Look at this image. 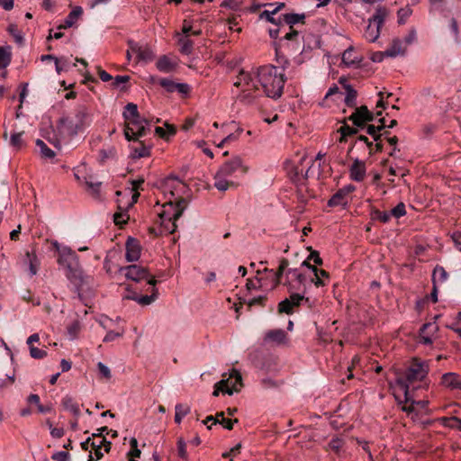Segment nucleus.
Segmentation results:
<instances>
[{"instance_id": "obj_1", "label": "nucleus", "mask_w": 461, "mask_h": 461, "mask_svg": "<svg viewBox=\"0 0 461 461\" xmlns=\"http://www.w3.org/2000/svg\"><path fill=\"white\" fill-rule=\"evenodd\" d=\"M288 40V32L283 38L274 43L276 61L280 67L272 65L253 68L251 71L240 69L234 86L240 89L239 99L246 104L252 103L256 98L267 95L270 98H279L282 95L285 83V52L283 50V41Z\"/></svg>"}, {"instance_id": "obj_2", "label": "nucleus", "mask_w": 461, "mask_h": 461, "mask_svg": "<svg viewBox=\"0 0 461 461\" xmlns=\"http://www.w3.org/2000/svg\"><path fill=\"white\" fill-rule=\"evenodd\" d=\"M160 188L168 200L161 206V210L157 211V214L163 231L171 234L176 230V221L186 207V200L184 198V194L188 188L176 176L165 178Z\"/></svg>"}, {"instance_id": "obj_3", "label": "nucleus", "mask_w": 461, "mask_h": 461, "mask_svg": "<svg viewBox=\"0 0 461 461\" xmlns=\"http://www.w3.org/2000/svg\"><path fill=\"white\" fill-rule=\"evenodd\" d=\"M249 167L243 163L241 158L236 156L223 163L214 175V187L220 192L235 189L239 185V175H245Z\"/></svg>"}, {"instance_id": "obj_4", "label": "nucleus", "mask_w": 461, "mask_h": 461, "mask_svg": "<svg viewBox=\"0 0 461 461\" xmlns=\"http://www.w3.org/2000/svg\"><path fill=\"white\" fill-rule=\"evenodd\" d=\"M429 372V365L427 361L419 358H412L410 366L401 373L397 374L396 384L401 387L404 393V402L410 401L409 388L416 382L426 383L428 374Z\"/></svg>"}, {"instance_id": "obj_5", "label": "nucleus", "mask_w": 461, "mask_h": 461, "mask_svg": "<svg viewBox=\"0 0 461 461\" xmlns=\"http://www.w3.org/2000/svg\"><path fill=\"white\" fill-rule=\"evenodd\" d=\"M91 122V114L85 107H80L59 121V134L64 141H68L77 134L84 132Z\"/></svg>"}, {"instance_id": "obj_6", "label": "nucleus", "mask_w": 461, "mask_h": 461, "mask_svg": "<svg viewBox=\"0 0 461 461\" xmlns=\"http://www.w3.org/2000/svg\"><path fill=\"white\" fill-rule=\"evenodd\" d=\"M302 266L306 267L307 272L309 273L308 275L306 273H299L297 272L296 268H290V273L293 271L294 275L295 276L294 282L298 283L299 285L298 286H296L295 285L290 283V289L294 288L304 293L305 283L308 280L313 282L316 286H322L325 285L322 278H329L330 275L327 271L323 269H318L316 267L311 266L306 260L303 261Z\"/></svg>"}, {"instance_id": "obj_7", "label": "nucleus", "mask_w": 461, "mask_h": 461, "mask_svg": "<svg viewBox=\"0 0 461 461\" xmlns=\"http://www.w3.org/2000/svg\"><path fill=\"white\" fill-rule=\"evenodd\" d=\"M284 6V3L276 6L270 4L268 5V8L260 14V19H264L273 24V27L268 29L269 35L273 39L277 38L279 32L288 25V14H278L279 9Z\"/></svg>"}, {"instance_id": "obj_8", "label": "nucleus", "mask_w": 461, "mask_h": 461, "mask_svg": "<svg viewBox=\"0 0 461 461\" xmlns=\"http://www.w3.org/2000/svg\"><path fill=\"white\" fill-rule=\"evenodd\" d=\"M242 387V377L240 372L233 369L229 376L226 377V374L223 375V378L215 384L213 396H218L220 392L227 393L229 395L239 392Z\"/></svg>"}, {"instance_id": "obj_9", "label": "nucleus", "mask_w": 461, "mask_h": 461, "mask_svg": "<svg viewBox=\"0 0 461 461\" xmlns=\"http://www.w3.org/2000/svg\"><path fill=\"white\" fill-rule=\"evenodd\" d=\"M387 15V8L384 6H379L376 8L375 13L369 19V23L364 32V37L366 41L369 42H375L378 39L380 35V29L383 26Z\"/></svg>"}, {"instance_id": "obj_10", "label": "nucleus", "mask_w": 461, "mask_h": 461, "mask_svg": "<svg viewBox=\"0 0 461 461\" xmlns=\"http://www.w3.org/2000/svg\"><path fill=\"white\" fill-rule=\"evenodd\" d=\"M286 267L285 260L281 261L277 272H269L271 283H267L264 277L257 276L255 279H249L246 284L248 291L262 289L265 291L274 289L279 284V278Z\"/></svg>"}, {"instance_id": "obj_11", "label": "nucleus", "mask_w": 461, "mask_h": 461, "mask_svg": "<svg viewBox=\"0 0 461 461\" xmlns=\"http://www.w3.org/2000/svg\"><path fill=\"white\" fill-rule=\"evenodd\" d=\"M59 265L67 270V276L75 275L79 269V260L77 253L69 247L63 246L58 258Z\"/></svg>"}, {"instance_id": "obj_12", "label": "nucleus", "mask_w": 461, "mask_h": 461, "mask_svg": "<svg viewBox=\"0 0 461 461\" xmlns=\"http://www.w3.org/2000/svg\"><path fill=\"white\" fill-rule=\"evenodd\" d=\"M120 271L122 272L127 279L134 282H141L146 280L149 285L155 286L157 280L154 276H150L148 269L139 265H131L128 267H121Z\"/></svg>"}, {"instance_id": "obj_13", "label": "nucleus", "mask_w": 461, "mask_h": 461, "mask_svg": "<svg viewBox=\"0 0 461 461\" xmlns=\"http://www.w3.org/2000/svg\"><path fill=\"white\" fill-rule=\"evenodd\" d=\"M124 135L128 140H137L145 135L148 122L140 116L125 122Z\"/></svg>"}, {"instance_id": "obj_14", "label": "nucleus", "mask_w": 461, "mask_h": 461, "mask_svg": "<svg viewBox=\"0 0 461 461\" xmlns=\"http://www.w3.org/2000/svg\"><path fill=\"white\" fill-rule=\"evenodd\" d=\"M294 176L290 177V180L296 186V196L300 203H304L308 197V188L306 186L307 177L303 176V168L299 169L298 167H295L293 169Z\"/></svg>"}, {"instance_id": "obj_15", "label": "nucleus", "mask_w": 461, "mask_h": 461, "mask_svg": "<svg viewBox=\"0 0 461 461\" xmlns=\"http://www.w3.org/2000/svg\"><path fill=\"white\" fill-rule=\"evenodd\" d=\"M287 340V333L283 329H273L265 332L263 345L268 347L285 346Z\"/></svg>"}, {"instance_id": "obj_16", "label": "nucleus", "mask_w": 461, "mask_h": 461, "mask_svg": "<svg viewBox=\"0 0 461 461\" xmlns=\"http://www.w3.org/2000/svg\"><path fill=\"white\" fill-rule=\"evenodd\" d=\"M355 186L352 185H348L340 189H339L328 201V206L335 207V206H343L346 207L348 204L347 196L355 191Z\"/></svg>"}, {"instance_id": "obj_17", "label": "nucleus", "mask_w": 461, "mask_h": 461, "mask_svg": "<svg viewBox=\"0 0 461 461\" xmlns=\"http://www.w3.org/2000/svg\"><path fill=\"white\" fill-rule=\"evenodd\" d=\"M125 258L128 262L137 261L140 257L141 247L140 242L134 238H128L125 244Z\"/></svg>"}, {"instance_id": "obj_18", "label": "nucleus", "mask_w": 461, "mask_h": 461, "mask_svg": "<svg viewBox=\"0 0 461 461\" xmlns=\"http://www.w3.org/2000/svg\"><path fill=\"white\" fill-rule=\"evenodd\" d=\"M131 51L136 55L138 60L148 62L154 58L153 51L147 45H140L134 41H129Z\"/></svg>"}, {"instance_id": "obj_19", "label": "nucleus", "mask_w": 461, "mask_h": 461, "mask_svg": "<svg viewBox=\"0 0 461 461\" xmlns=\"http://www.w3.org/2000/svg\"><path fill=\"white\" fill-rule=\"evenodd\" d=\"M350 178L357 182L364 180L366 176V165L365 162L356 158L349 169Z\"/></svg>"}, {"instance_id": "obj_20", "label": "nucleus", "mask_w": 461, "mask_h": 461, "mask_svg": "<svg viewBox=\"0 0 461 461\" xmlns=\"http://www.w3.org/2000/svg\"><path fill=\"white\" fill-rule=\"evenodd\" d=\"M441 383L447 388L461 390V375L456 373H446L442 375Z\"/></svg>"}, {"instance_id": "obj_21", "label": "nucleus", "mask_w": 461, "mask_h": 461, "mask_svg": "<svg viewBox=\"0 0 461 461\" xmlns=\"http://www.w3.org/2000/svg\"><path fill=\"white\" fill-rule=\"evenodd\" d=\"M156 67L160 72L169 73L176 68V62L174 59L167 56H162L158 59Z\"/></svg>"}, {"instance_id": "obj_22", "label": "nucleus", "mask_w": 461, "mask_h": 461, "mask_svg": "<svg viewBox=\"0 0 461 461\" xmlns=\"http://www.w3.org/2000/svg\"><path fill=\"white\" fill-rule=\"evenodd\" d=\"M406 49L402 46L400 39H393L391 46L384 51L386 57L395 58L399 55H404Z\"/></svg>"}, {"instance_id": "obj_23", "label": "nucleus", "mask_w": 461, "mask_h": 461, "mask_svg": "<svg viewBox=\"0 0 461 461\" xmlns=\"http://www.w3.org/2000/svg\"><path fill=\"white\" fill-rule=\"evenodd\" d=\"M61 403L66 411L71 412L74 416L78 417L80 415L79 404L75 399L69 395L63 397Z\"/></svg>"}, {"instance_id": "obj_24", "label": "nucleus", "mask_w": 461, "mask_h": 461, "mask_svg": "<svg viewBox=\"0 0 461 461\" xmlns=\"http://www.w3.org/2000/svg\"><path fill=\"white\" fill-rule=\"evenodd\" d=\"M83 9L80 6H76L67 16L64 24L60 25L59 29H66L72 27L77 19L82 15Z\"/></svg>"}, {"instance_id": "obj_25", "label": "nucleus", "mask_w": 461, "mask_h": 461, "mask_svg": "<svg viewBox=\"0 0 461 461\" xmlns=\"http://www.w3.org/2000/svg\"><path fill=\"white\" fill-rule=\"evenodd\" d=\"M305 17L306 16L304 14H295L290 12V41H293L298 35V31L294 29V25L298 23L303 24Z\"/></svg>"}, {"instance_id": "obj_26", "label": "nucleus", "mask_w": 461, "mask_h": 461, "mask_svg": "<svg viewBox=\"0 0 461 461\" xmlns=\"http://www.w3.org/2000/svg\"><path fill=\"white\" fill-rule=\"evenodd\" d=\"M302 303H306L309 309L312 308L309 298L304 297L299 293L290 294V315L293 314L294 308L301 305Z\"/></svg>"}, {"instance_id": "obj_27", "label": "nucleus", "mask_w": 461, "mask_h": 461, "mask_svg": "<svg viewBox=\"0 0 461 461\" xmlns=\"http://www.w3.org/2000/svg\"><path fill=\"white\" fill-rule=\"evenodd\" d=\"M84 183L86 186L87 191L95 197L100 196L101 185L100 181H95L92 176L84 177Z\"/></svg>"}, {"instance_id": "obj_28", "label": "nucleus", "mask_w": 461, "mask_h": 461, "mask_svg": "<svg viewBox=\"0 0 461 461\" xmlns=\"http://www.w3.org/2000/svg\"><path fill=\"white\" fill-rule=\"evenodd\" d=\"M447 278H448V274L446 271V269L442 266L437 265L434 267L433 272H432V276H431L432 284L433 285L442 284V283L446 282L447 280Z\"/></svg>"}, {"instance_id": "obj_29", "label": "nucleus", "mask_w": 461, "mask_h": 461, "mask_svg": "<svg viewBox=\"0 0 461 461\" xmlns=\"http://www.w3.org/2000/svg\"><path fill=\"white\" fill-rule=\"evenodd\" d=\"M26 264L28 265V270L31 276H35L38 273L40 262L35 254L27 252L26 253Z\"/></svg>"}, {"instance_id": "obj_30", "label": "nucleus", "mask_w": 461, "mask_h": 461, "mask_svg": "<svg viewBox=\"0 0 461 461\" xmlns=\"http://www.w3.org/2000/svg\"><path fill=\"white\" fill-rule=\"evenodd\" d=\"M191 411V407L187 404L177 403L175 407V422L179 424L182 419Z\"/></svg>"}, {"instance_id": "obj_31", "label": "nucleus", "mask_w": 461, "mask_h": 461, "mask_svg": "<svg viewBox=\"0 0 461 461\" xmlns=\"http://www.w3.org/2000/svg\"><path fill=\"white\" fill-rule=\"evenodd\" d=\"M358 129L357 127H351L349 125H348L347 123H344L339 129V132L340 133V139H339V142H345L347 140L346 138L348 137V136H353L355 134H357L358 132Z\"/></svg>"}, {"instance_id": "obj_32", "label": "nucleus", "mask_w": 461, "mask_h": 461, "mask_svg": "<svg viewBox=\"0 0 461 461\" xmlns=\"http://www.w3.org/2000/svg\"><path fill=\"white\" fill-rule=\"evenodd\" d=\"M346 88V97H345V104L348 107H355L356 106V100L357 96V91L352 87L350 85L345 86Z\"/></svg>"}, {"instance_id": "obj_33", "label": "nucleus", "mask_w": 461, "mask_h": 461, "mask_svg": "<svg viewBox=\"0 0 461 461\" xmlns=\"http://www.w3.org/2000/svg\"><path fill=\"white\" fill-rule=\"evenodd\" d=\"M23 132H13L10 137V146L15 149L20 150L24 145L25 142L23 139Z\"/></svg>"}, {"instance_id": "obj_34", "label": "nucleus", "mask_w": 461, "mask_h": 461, "mask_svg": "<svg viewBox=\"0 0 461 461\" xmlns=\"http://www.w3.org/2000/svg\"><path fill=\"white\" fill-rule=\"evenodd\" d=\"M123 117L125 119V122L140 117L137 105L132 103L128 104L124 108Z\"/></svg>"}, {"instance_id": "obj_35", "label": "nucleus", "mask_w": 461, "mask_h": 461, "mask_svg": "<svg viewBox=\"0 0 461 461\" xmlns=\"http://www.w3.org/2000/svg\"><path fill=\"white\" fill-rule=\"evenodd\" d=\"M437 326L432 323H425L420 328V341L425 345L432 344V339L429 336L424 335L427 330H431L432 332L437 330Z\"/></svg>"}, {"instance_id": "obj_36", "label": "nucleus", "mask_w": 461, "mask_h": 461, "mask_svg": "<svg viewBox=\"0 0 461 461\" xmlns=\"http://www.w3.org/2000/svg\"><path fill=\"white\" fill-rule=\"evenodd\" d=\"M442 424L447 428L461 431V419L456 416L443 418Z\"/></svg>"}, {"instance_id": "obj_37", "label": "nucleus", "mask_w": 461, "mask_h": 461, "mask_svg": "<svg viewBox=\"0 0 461 461\" xmlns=\"http://www.w3.org/2000/svg\"><path fill=\"white\" fill-rule=\"evenodd\" d=\"M342 62L348 67L359 62L357 58L354 56V50L352 48H348L343 52Z\"/></svg>"}, {"instance_id": "obj_38", "label": "nucleus", "mask_w": 461, "mask_h": 461, "mask_svg": "<svg viewBox=\"0 0 461 461\" xmlns=\"http://www.w3.org/2000/svg\"><path fill=\"white\" fill-rule=\"evenodd\" d=\"M149 156V149L141 143L138 146L131 147V157L134 158H140Z\"/></svg>"}, {"instance_id": "obj_39", "label": "nucleus", "mask_w": 461, "mask_h": 461, "mask_svg": "<svg viewBox=\"0 0 461 461\" xmlns=\"http://www.w3.org/2000/svg\"><path fill=\"white\" fill-rule=\"evenodd\" d=\"M215 418L216 419L214 420V424L220 423L227 429H231L233 427V423L238 422L237 419H235V420L226 419L224 417L223 412L217 413Z\"/></svg>"}, {"instance_id": "obj_40", "label": "nucleus", "mask_w": 461, "mask_h": 461, "mask_svg": "<svg viewBox=\"0 0 461 461\" xmlns=\"http://www.w3.org/2000/svg\"><path fill=\"white\" fill-rule=\"evenodd\" d=\"M180 50L184 54H190L193 50V42L186 36H180L178 39Z\"/></svg>"}, {"instance_id": "obj_41", "label": "nucleus", "mask_w": 461, "mask_h": 461, "mask_svg": "<svg viewBox=\"0 0 461 461\" xmlns=\"http://www.w3.org/2000/svg\"><path fill=\"white\" fill-rule=\"evenodd\" d=\"M156 288H153V293L150 295H143V296H133L132 300L136 301L139 304L141 305H149L153 303L157 299Z\"/></svg>"}, {"instance_id": "obj_42", "label": "nucleus", "mask_w": 461, "mask_h": 461, "mask_svg": "<svg viewBox=\"0 0 461 461\" xmlns=\"http://www.w3.org/2000/svg\"><path fill=\"white\" fill-rule=\"evenodd\" d=\"M130 80L129 76H117L113 80H111V85L115 89L123 90L125 88V84Z\"/></svg>"}, {"instance_id": "obj_43", "label": "nucleus", "mask_w": 461, "mask_h": 461, "mask_svg": "<svg viewBox=\"0 0 461 461\" xmlns=\"http://www.w3.org/2000/svg\"><path fill=\"white\" fill-rule=\"evenodd\" d=\"M347 120L351 121L356 127L365 129L364 115L357 113V111H354Z\"/></svg>"}, {"instance_id": "obj_44", "label": "nucleus", "mask_w": 461, "mask_h": 461, "mask_svg": "<svg viewBox=\"0 0 461 461\" xmlns=\"http://www.w3.org/2000/svg\"><path fill=\"white\" fill-rule=\"evenodd\" d=\"M36 145L40 148L42 157L47 158H52L55 157V152L50 149L43 140H37Z\"/></svg>"}, {"instance_id": "obj_45", "label": "nucleus", "mask_w": 461, "mask_h": 461, "mask_svg": "<svg viewBox=\"0 0 461 461\" xmlns=\"http://www.w3.org/2000/svg\"><path fill=\"white\" fill-rule=\"evenodd\" d=\"M373 218L380 221L381 222L386 223L391 219V213H389L387 212L375 210L373 212Z\"/></svg>"}, {"instance_id": "obj_46", "label": "nucleus", "mask_w": 461, "mask_h": 461, "mask_svg": "<svg viewBox=\"0 0 461 461\" xmlns=\"http://www.w3.org/2000/svg\"><path fill=\"white\" fill-rule=\"evenodd\" d=\"M10 53L3 48H0V68H6L10 64Z\"/></svg>"}, {"instance_id": "obj_47", "label": "nucleus", "mask_w": 461, "mask_h": 461, "mask_svg": "<svg viewBox=\"0 0 461 461\" xmlns=\"http://www.w3.org/2000/svg\"><path fill=\"white\" fill-rule=\"evenodd\" d=\"M391 216L395 218H400L406 214V209L403 203H398L394 208H393L390 212Z\"/></svg>"}, {"instance_id": "obj_48", "label": "nucleus", "mask_w": 461, "mask_h": 461, "mask_svg": "<svg viewBox=\"0 0 461 461\" xmlns=\"http://www.w3.org/2000/svg\"><path fill=\"white\" fill-rule=\"evenodd\" d=\"M97 369L100 375L105 379H110L112 377L110 368L102 362L97 363Z\"/></svg>"}, {"instance_id": "obj_49", "label": "nucleus", "mask_w": 461, "mask_h": 461, "mask_svg": "<svg viewBox=\"0 0 461 461\" xmlns=\"http://www.w3.org/2000/svg\"><path fill=\"white\" fill-rule=\"evenodd\" d=\"M30 355L32 358L41 359L47 356V352L34 346L30 347Z\"/></svg>"}, {"instance_id": "obj_50", "label": "nucleus", "mask_w": 461, "mask_h": 461, "mask_svg": "<svg viewBox=\"0 0 461 461\" xmlns=\"http://www.w3.org/2000/svg\"><path fill=\"white\" fill-rule=\"evenodd\" d=\"M242 5L241 0H224L221 3V6L230 8L231 10H239Z\"/></svg>"}, {"instance_id": "obj_51", "label": "nucleus", "mask_w": 461, "mask_h": 461, "mask_svg": "<svg viewBox=\"0 0 461 461\" xmlns=\"http://www.w3.org/2000/svg\"><path fill=\"white\" fill-rule=\"evenodd\" d=\"M159 85L161 86H163L164 88H166L167 91H168V92L173 93L176 91V83L171 81L170 79L162 78L159 80Z\"/></svg>"}, {"instance_id": "obj_52", "label": "nucleus", "mask_w": 461, "mask_h": 461, "mask_svg": "<svg viewBox=\"0 0 461 461\" xmlns=\"http://www.w3.org/2000/svg\"><path fill=\"white\" fill-rule=\"evenodd\" d=\"M411 10L410 8H402L398 11V23L403 24L406 19L411 15Z\"/></svg>"}, {"instance_id": "obj_53", "label": "nucleus", "mask_w": 461, "mask_h": 461, "mask_svg": "<svg viewBox=\"0 0 461 461\" xmlns=\"http://www.w3.org/2000/svg\"><path fill=\"white\" fill-rule=\"evenodd\" d=\"M384 95H386V97L389 98L393 95V94L392 93H384V92L380 91L378 93L379 100L376 103L377 108H379V107L383 108V109L386 108L388 103L384 100Z\"/></svg>"}, {"instance_id": "obj_54", "label": "nucleus", "mask_w": 461, "mask_h": 461, "mask_svg": "<svg viewBox=\"0 0 461 461\" xmlns=\"http://www.w3.org/2000/svg\"><path fill=\"white\" fill-rule=\"evenodd\" d=\"M80 323L77 321H73L68 328V334L75 338L80 330Z\"/></svg>"}, {"instance_id": "obj_55", "label": "nucleus", "mask_w": 461, "mask_h": 461, "mask_svg": "<svg viewBox=\"0 0 461 461\" xmlns=\"http://www.w3.org/2000/svg\"><path fill=\"white\" fill-rule=\"evenodd\" d=\"M53 461H69V454L65 451H59L51 456Z\"/></svg>"}, {"instance_id": "obj_56", "label": "nucleus", "mask_w": 461, "mask_h": 461, "mask_svg": "<svg viewBox=\"0 0 461 461\" xmlns=\"http://www.w3.org/2000/svg\"><path fill=\"white\" fill-rule=\"evenodd\" d=\"M122 332H115V331H113V330H110L106 333V335L104 336L103 341L104 342H111V341H113L114 339L120 338L122 336Z\"/></svg>"}, {"instance_id": "obj_57", "label": "nucleus", "mask_w": 461, "mask_h": 461, "mask_svg": "<svg viewBox=\"0 0 461 461\" xmlns=\"http://www.w3.org/2000/svg\"><path fill=\"white\" fill-rule=\"evenodd\" d=\"M182 32H183L182 36L188 37L189 33L197 35L200 33V31H193L192 26L186 21H185L183 27H182Z\"/></svg>"}, {"instance_id": "obj_58", "label": "nucleus", "mask_w": 461, "mask_h": 461, "mask_svg": "<svg viewBox=\"0 0 461 461\" xmlns=\"http://www.w3.org/2000/svg\"><path fill=\"white\" fill-rule=\"evenodd\" d=\"M264 388L270 389L279 386V383L273 380L272 378H265L261 382Z\"/></svg>"}, {"instance_id": "obj_59", "label": "nucleus", "mask_w": 461, "mask_h": 461, "mask_svg": "<svg viewBox=\"0 0 461 461\" xmlns=\"http://www.w3.org/2000/svg\"><path fill=\"white\" fill-rule=\"evenodd\" d=\"M177 450L179 456L185 458L186 457V447H185V442L180 438L177 441Z\"/></svg>"}, {"instance_id": "obj_60", "label": "nucleus", "mask_w": 461, "mask_h": 461, "mask_svg": "<svg viewBox=\"0 0 461 461\" xmlns=\"http://www.w3.org/2000/svg\"><path fill=\"white\" fill-rule=\"evenodd\" d=\"M329 447L330 449L334 450L335 452H339L340 447H342V440L340 438H333L330 441Z\"/></svg>"}, {"instance_id": "obj_61", "label": "nucleus", "mask_w": 461, "mask_h": 461, "mask_svg": "<svg viewBox=\"0 0 461 461\" xmlns=\"http://www.w3.org/2000/svg\"><path fill=\"white\" fill-rule=\"evenodd\" d=\"M366 132L372 137L375 135L376 132H380L384 130V126H375L373 124H369L366 126Z\"/></svg>"}, {"instance_id": "obj_62", "label": "nucleus", "mask_w": 461, "mask_h": 461, "mask_svg": "<svg viewBox=\"0 0 461 461\" xmlns=\"http://www.w3.org/2000/svg\"><path fill=\"white\" fill-rule=\"evenodd\" d=\"M106 442L105 438H93V441L91 442V447L92 448H99L102 449L104 443Z\"/></svg>"}, {"instance_id": "obj_63", "label": "nucleus", "mask_w": 461, "mask_h": 461, "mask_svg": "<svg viewBox=\"0 0 461 461\" xmlns=\"http://www.w3.org/2000/svg\"><path fill=\"white\" fill-rule=\"evenodd\" d=\"M176 91L183 95H187L190 91V86L187 84L176 83Z\"/></svg>"}, {"instance_id": "obj_64", "label": "nucleus", "mask_w": 461, "mask_h": 461, "mask_svg": "<svg viewBox=\"0 0 461 461\" xmlns=\"http://www.w3.org/2000/svg\"><path fill=\"white\" fill-rule=\"evenodd\" d=\"M278 313H287L288 314V298H285L278 304Z\"/></svg>"}]
</instances>
